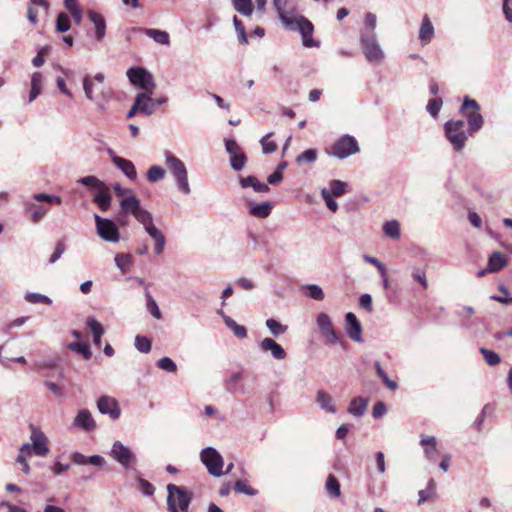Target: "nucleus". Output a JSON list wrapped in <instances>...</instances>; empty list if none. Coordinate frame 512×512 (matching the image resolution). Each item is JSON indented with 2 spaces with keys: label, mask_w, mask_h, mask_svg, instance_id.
<instances>
[{
  "label": "nucleus",
  "mask_w": 512,
  "mask_h": 512,
  "mask_svg": "<svg viewBox=\"0 0 512 512\" xmlns=\"http://www.w3.org/2000/svg\"><path fill=\"white\" fill-rule=\"evenodd\" d=\"M113 189L117 196L128 195L119 203L118 222L123 225L122 217L132 215L154 241V253L161 255L166 246V238L163 232L156 227L152 213L141 206L140 200L134 194H131L129 189L123 188L119 183H116Z\"/></svg>",
  "instance_id": "nucleus-1"
},
{
  "label": "nucleus",
  "mask_w": 512,
  "mask_h": 512,
  "mask_svg": "<svg viewBox=\"0 0 512 512\" xmlns=\"http://www.w3.org/2000/svg\"><path fill=\"white\" fill-rule=\"evenodd\" d=\"M289 0H273V6L282 24L289 30L298 31L302 35L305 47H318L319 42L312 37L313 24L304 16L299 15L295 7L287 8Z\"/></svg>",
  "instance_id": "nucleus-2"
},
{
  "label": "nucleus",
  "mask_w": 512,
  "mask_h": 512,
  "mask_svg": "<svg viewBox=\"0 0 512 512\" xmlns=\"http://www.w3.org/2000/svg\"><path fill=\"white\" fill-rule=\"evenodd\" d=\"M165 164L173 176L177 189L184 195L191 193V187L188 180V171L184 162L173 155L171 152H165Z\"/></svg>",
  "instance_id": "nucleus-3"
},
{
  "label": "nucleus",
  "mask_w": 512,
  "mask_h": 512,
  "mask_svg": "<svg viewBox=\"0 0 512 512\" xmlns=\"http://www.w3.org/2000/svg\"><path fill=\"white\" fill-rule=\"evenodd\" d=\"M167 508L169 512H189L193 493L184 486L167 485Z\"/></svg>",
  "instance_id": "nucleus-4"
},
{
  "label": "nucleus",
  "mask_w": 512,
  "mask_h": 512,
  "mask_svg": "<svg viewBox=\"0 0 512 512\" xmlns=\"http://www.w3.org/2000/svg\"><path fill=\"white\" fill-rule=\"evenodd\" d=\"M443 129L445 137L452 145L453 150L456 152L462 151L468 140L464 121L454 119L448 120L445 122Z\"/></svg>",
  "instance_id": "nucleus-5"
},
{
  "label": "nucleus",
  "mask_w": 512,
  "mask_h": 512,
  "mask_svg": "<svg viewBox=\"0 0 512 512\" xmlns=\"http://www.w3.org/2000/svg\"><path fill=\"white\" fill-rule=\"evenodd\" d=\"M30 428L31 443H23L19 449L21 452L26 453L28 456L35 455L38 457H45L49 453L48 438L40 429L36 428L35 426L30 425Z\"/></svg>",
  "instance_id": "nucleus-6"
},
{
  "label": "nucleus",
  "mask_w": 512,
  "mask_h": 512,
  "mask_svg": "<svg viewBox=\"0 0 512 512\" xmlns=\"http://www.w3.org/2000/svg\"><path fill=\"white\" fill-rule=\"evenodd\" d=\"M479 103L466 96L460 108V112L463 113L468 123V131L470 134L478 132L484 125L483 116L480 114Z\"/></svg>",
  "instance_id": "nucleus-7"
},
{
  "label": "nucleus",
  "mask_w": 512,
  "mask_h": 512,
  "mask_svg": "<svg viewBox=\"0 0 512 512\" xmlns=\"http://www.w3.org/2000/svg\"><path fill=\"white\" fill-rule=\"evenodd\" d=\"M362 52L369 63L378 64L383 61L385 54L375 33H362L360 37Z\"/></svg>",
  "instance_id": "nucleus-8"
},
{
  "label": "nucleus",
  "mask_w": 512,
  "mask_h": 512,
  "mask_svg": "<svg viewBox=\"0 0 512 512\" xmlns=\"http://www.w3.org/2000/svg\"><path fill=\"white\" fill-rule=\"evenodd\" d=\"M201 462L206 466L210 475L220 477L223 473V457L213 447H206L200 452Z\"/></svg>",
  "instance_id": "nucleus-9"
},
{
  "label": "nucleus",
  "mask_w": 512,
  "mask_h": 512,
  "mask_svg": "<svg viewBox=\"0 0 512 512\" xmlns=\"http://www.w3.org/2000/svg\"><path fill=\"white\" fill-rule=\"evenodd\" d=\"M317 326L324 338H326L327 344L339 343L343 349H346L347 343L342 340L341 336L338 335L333 327L330 316L324 312L318 314Z\"/></svg>",
  "instance_id": "nucleus-10"
},
{
  "label": "nucleus",
  "mask_w": 512,
  "mask_h": 512,
  "mask_svg": "<svg viewBox=\"0 0 512 512\" xmlns=\"http://www.w3.org/2000/svg\"><path fill=\"white\" fill-rule=\"evenodd\" d=\"M129 81L146 92L152 93L156 87L153 76L142 67H131L127 71Z\"/></svg>",
  "instance_id": "nucleus-11"
},
{
  "label": "nucleus",
  "mask_w": 512,
  "mask_h": 512,
  "mask_svg": "<svg viewBox=\"0 0 512 512\" xmlns=\"http://www.w3.org/2000/svg\"><path fill=\"white\" fill-rule=\"evenodd\" d=\"M110 456L125 469L133 468L137 462L136 455L121 441L112 444Z\"/></svg>",
  "instance_id": "nucleus-12"
},
{
  "label": "nucleus",
  "mask_w": 512,
  "mask_h": 512,
  "mask_svg": "<svg viewBox=\"0 0 512 512\" xmlns=\"http://www.w3.org/2000/svg\"><path fill=\"white\" fill-rule=\"evenodd\" d=\"M359 151L356 139L350 135L340 137L331 147L330 154L338 159H345Z\"/></svg>",
  "instance_id": "nucleus-13"
},
{
  "label": "nucleus",
  "mask_w": 512,
  "mask_h": 512,
  "mask_svg": "<svg viewBox=\"0 0 512 512\" xmlns=\"http://www.w3.org/2000/svg\"><path fill=\"white\" fill-rule=\"evenodd\" d=\"M98 235L107 242L116 243L120 239V232L111 219L94 216Z\"/></svg>",
  "instance_id": "nucleus-14"
},
{
  "label": "nucleus",
  "mask_w": 512,
  "mask_h": 512,
  "mask_svg": "<svg viewBox=\"0 0 512 512\" xmlns=\"http://www.w3.org/2000/svg\"><path fill=\"white\" fill-rule=\"evenodd\" d=\"M225 148L226 152L230 156L231 168L234 171H241L247 162V157L242 148L233 139H228L225 141Z\"/></svg>",
  "instance_id": "nucleus-15"
},
{
  "label": "nucleus",
  "mask_w": 512,
  "mask_h": 512,
  "mask_svg": "<svg viewBox=\"0 0 512 512\" xmlns=\"http://www.w3.org/2000/svg\"><path fill=\"white\" fill-rule=\"evenodd\" d=\"M112 163L129 179H137V171L132 161L118 156L112 149L107 150Z\"/></svg>",
  "instance_id": "nucleus-16"
},
{
  "label": "nucleus",
  "mask_w": 512,
  "mask_h": 512,
  "mask_svg": "<svg viewBox=\"0 0 512 512\" xmlns=\"http://www.w3.org/2000/svg\"><path fill=\"white\" fill-rule=\"evenodd\" d=\"M97 408L101 414L109 415L112 420H117L121 415L117 400L110 396H101L97 401Z\"/></svg>",
  "instance_id": "nucleus-17"
},
{
  "label": "nucleus",
  "mask_w": 512,
  "mask_h": 512,
  "mask_svg": "<svg viewBox=\"0 0 512 512\" xmlns=\"http://www.w3.org/2000/svg\"><path fill=\"white\" fill-rule=\"evenodd\" d=\"M259 350L263 353H270L273 359L281 361L287 356L285 349L274 339L266 337L258 344Z\"/></svg>",
  "instance_id": "nucleus-18"
},
{
  "label": "nucleus",
  "mask_w": 512,
  "mask_h": 512,
  "mask_svg": "<svg viewBox=\"0 0 512 512\" xmlns=\"http://www.w3.org/2000/svg\"><path fill=\"white\" fill-rule=\"evenodd\" d=\"M345 330L350 339L358 343L363 342L362 325L352 312L345 315Z\"/></svg>",
  "instance_id": "nucleus-19"
},
{
  "label": "nucleus",
  "mask_w": 512,
  "mask_h": 512,
  "mask_svg": "<svg viewBox=\"0 0 512 512\" xmlns=\"http://www.w3.org/2000/svg\"><path fill=\"white\" fill-rule=\"evenodd\" d=\"M435 34L434 26L427 14H425L422 18V22L420 25L419 33H418V39L422 46L428 45Z\"/></svg>",
  "instance_id": "nucleus-20"
},
{
  "label": "nucleus",
  "mask_w": 512,
  "mask_h": 512,
  "mask_svg": "<svg viewBox=\"0 0 512 512\" xmlns=\"http://www.w3.org/2000/svg\"><path fill=\"white\" fill-rule=\"evenodd\" d=\"M87 16L89 20L93 23L95 27V39L98 42H101L106 35V21L105 18L98 12L94 10H89L87 12Z\"/></svg>",
  "instance_id": "nucleus-21"
},
{
  "label": "nucleus",
  "mask_w": 512,
  "mask_h": 512,
  "mask_svg": "<svg viewBox=\"0 0 512 512\" xmlns=\"http://www.w3.org/2000/svg\"><path fill=\"white\" fill-rule=\"evenodd\" d=\"M73 425L85 431H91L96 427L92 414L87 409H81L74 418Z\"/></svg>",
  "instance_id": "nucleus-22"
},
{
  "label": "nucleus",
  "mask_w": 512,
  "mask_h": 512,
  "mask_svg": "<svg viewBox=\"0 0 512 512\" xmlns=\"http://www.w3.org/2000/svg\"><path fill=\"white\" fill-rule=\"evenodd\" d=\"M71 460L76 465H94L102 467L105 465V459L100 455L85 456L80 452H73L71 454Z\"/></svg>",
  "instance_id": "nucleus-23"
},
{
  "label": "nucleus",
  "mask_w": 512,
  "mask_h": 512,
  "mask_svg": "<svg viewBox=\"0 0 512 512\" xmlns=\"http://www.w3.org/2000/svg\"><path fill=\"white\" fill-rule=\"evenodd\" d=\"M420 445L423 447L426 459L429 461H435L438 453L436 438L434 436L422 434L420 436Z\"/></svg>",
  "instance_id": "nucleus-24"
},
{
  "label": "nucleus",
  "mask_w": 512,
  "mask_h": 512,
  "mask_svg": "<svg viewBox=\"0 0 512 512\" xmlns=\"http://www.w3.org/2000/svg\"><path fill=\"white\" fill-rule=\"evenodd\" d=\"M37 6L43 8L46 13H48L50 7L48 0H30L27 7V18L33 25L38 23Z\"/></svg>",
  "instance_id": "nucleus-25"
},
{
  "label": "nucleus",
  "mask_w": 512,
  "mask_h": 512,
  "mask_svg": "<svg viewBox=\"0 0 512 512\" xmlns=\"http://www.w3.org/2000/svg\"><path fill=\"white\" fill-rule=\"evenodd\" d=\"M142 33H144L147 37L152 39L155 43L169 46L170 45V36L169 33L155 28H143L140 29Z\"/></svg>",
  "instance_id": "nucleus-26"
},
{
  "label": "nucleus",
  "mask_w": 512,
  "mask_h": 512,
  "mask_svg": "<svg viewBox=\"0 0 512 512\" xmlns=\"http://www.w3.org/2000/svg\"><path fill=\"white\" fill-rule=\"evenodd\" d=\"M239 184L243 189L251 187L257 193H267L270 190L267 184L260 182L255 176L241 177Z\"/></svg>",
  "instance_id": "nucleus-27"
},
{
  "label": "nucleus",
  "mask_w": 512,
  "mask_h": 512,
  "mask_svg": "<svg viewBox=\"0 0 512 512\" xmlns=\"http://www.w3.org/2000/svg\"><path fill=\"white\" fill-rule=\"evenodd\" d=\"M507 265V258L501 252H493L487 263L488 272L496 273L502 270Z\"/></svg>",
  "instance_id": "nucleus-28"
},
{
  "label": "nucleus",
  "mask_w": 512,
  "mask_h": 512,
  "mask_svg": "<svg viewBox=\"0 0 512 512\" xmlns=\"http://www.w3.org/2000/svg\"><path fill=\"white\" fill-rule=\"evenodd\" d=\"M316 402L319 407L327 413L335 414L337 412L336 406L333 403V398L324 390L317 391Z\"/></svg>",
  "instance_id": "nucleus-29"
},
{
  "label": "nucleus",
  "mask_w": 512,
  "mask_h": 512,
  "mask_svg": "<svg viewBox=\"0 0 512 512\" xmlns=\"http://www.w3.org/2000/svg\"><path fill=\"white\" fill-rule=\"evenodd\" d=\"M25 209L30 213V220L35 224L39 223L48 213V208L32 201L25 204Z\"/></svg>",
  "instance_id": "nucleus-30"
},
{
  "label": "nucleus",
  "mask_w": 512,
  "mask_h": 512,
  "mask_svg": "<svg viewBox=\"0 0 512 512\" xmlns=\"http://www.w3.org/2000/svg\"><path fill=\"white\" fill-rule=\"evenodd\" d=\"M150 92H141L135 98H139V113L150 116L154 113V99L151 98Z\"/></svg>",
  "instance_id": "nucleus-31"
},
{
  "label": "nucleus",
  "mask_w": 512,
  "mask_h": 512,
  "mask_svg": "<svg viewBox=\"0 0 512 512\" xmlns=\"http://www.w3.org/2000/svg\"><path fill=\"white\" fill-rule=\"evenodd\" d=\"M249 206L250 214L261 219L267 218L271 214L273 208V204L270 201H265L262 203H249Z\"/></svg>",
  "instance_id": "nucleus-32"
},
{
  "label": "nucleus",
  "mask_w": 512,
  "mask_h": 512,
  "mask_svg": "<svg viewBox=\"0 0 512 512\" xmlns=\"http://www.w3.org/2000/svg\"><path fill=\"white\" fill-rule=\"evenodd\" d=\"M43 76L40 72H34L31 76V90L29 102H33L42 92Z\"/></svg>",
  "instance_id": "nucleus-33"
},
{
  "label": "nucleus",
  "mask_w": 512,
  "mask_h": 512,
  "mask_svg": "<svg viewBox=\"0 0 512 512\" xmlns=\"http://www.w3.org/2000/svg\"><path fill=\"white\" fill-rule=\"evenodd\" d=\"M368 405V399L363 397H355L351 400L348 412L356 417L362 416Z\"/></svg>",
  "instance_id": "nucleus-34"
},
{
  "label": "nucleus",
  "mask_w": 512,
  "mask_h": 512,
  "mask_svg": "<svg viewBox=\"0 0 512 512\" xmlns=\"http://www.w3.org/2000/svg\"><path fill=\"white\" fill-rule=\"evenodd\" d=\"M111 200L112 198L109 194V189L107 186L103 190L98 191V193L93 198V202L96 203L100 210L103 212L109 209Z\"/></svg>",
  "instance_id": "nucleus-35"
},
{
  "label": "nucleus",
  "mask_w": 512,
  "mask_h": 512,
  "mask_svg": "<svg viewBox=\"0 0 512 512\" xmlns=\"http://www.w3.org/2000/svg\"><path fill=\"white\" fill-rule=\"evenodd\" d=\"M383 233L386 237L399 240L401 236L400 224L397 220L386 221L383 224Z\"/></svg>",
  "instance_id": "nucleus-36"
},
{
  "label": "nucleus",
  "mask_w": 512,
  "mask_h": 512,
  "mask_svg": "<svg viewBox=\"0 0 512 512\" xmlns=\"http://www.w3.org/2000/svg\"><path fill=\"white\" fill-rule=\"evenodd\" d=\"M223 321L237 338L243 339L247 337V329L245 326L237 324L230 316H224Z\"/></svg>",
  "instance_id": "nucleus-37"
},
{
  "label": "nucleus",
  "mask_w": 512,
  "mask_h": 512,
  "mask_svg": "<svg viewBox=\"0 0 512 512\" xmlns=\"http://www.w3.org/2000/svg\"><path fill=\"white\" fill-rule=\"evenodd\" d=\"M234 9L243 16L249 17L253 14L254 7L252 0H231Z\"/></svg>",
  "instance_id": "nucleus-38"
},
{
  "label": "nucleus",
  "mask_w": 512,
  "mask_h": 512,
  "mask_svg": "<svg viewBox=\"0 0 512 512\" xmlns=\"http://www.w3.org/2000/svg\"><path fill=\"white\" fill-rule=\"evenodd\" d=\"M374 367H375V370H376V373L377 375L379 376V378L382 380V382L384 383V385L392 390V391H395L397 388H398V384L396 381L394 380H391L387 373L383 370V368L381 367V364L379 361H375L374 363Z\"/></svg>",
  "instance_id": "nucleus-39"
},
{
  "label": "nucleus",
  "mask_w": 512,
  "mask_h": 512,
  "mask_svg": "<svg viewBox=\"0 0 512 512\" xmlns=\"http://www.w3.org/2000/svg\"><path fill=\"white\" fill-rule=\"evenodd\" d=\"M69 349L75 353L81 354L85 360L92 356L90 345L84 342H71L68 345Z\"/></svg>",
  "instance_id": "nucleus-40"
},
{
  "label": "nucleus",
  "mask_w": 512,
  "mask_h": 512,
  "mask_svg": "<svg viewBox=\"0 0 512 512\" xmlns=\"http://www.w3.org/2000/svg\"><path fill=\"white\" fill-rule=\"evenodd\" d=\"M114 261L116 267L122 273H125L129 270V267L132 264V256L128 253H118L115 256Z\"/></svg>",
  "instance_id": "nucleus-41"
},
{
  "label": "nucleus",
  "mask_w": 512,
  "mask_h": 512,
  "mask_svg": "<svg viewBox=\"0 0 512 512\" xmlns=\"http://www.w3.org/2000/svg\"><path fill=\"white\" fill-rule=\"evenodd\" d=\"M78 183L91 188V189H97L98 191L103 190L106 185L101 180H99L96 176H85L81 177L77 180Z\"/></svg>",
  "instance_id": "nucleus-42"
},
{
  "label": "nucleus",
  "mask_w": 512,
  "mask_h": 512,
  "mask_svg": "<svg viewBox=\"0 0 512 512\" xmlns=\"http://www.w3.org/2000/svg\"><path fill=\"white\" fill-rule=\"evenodd\" d=\"M266 327L274 337H278L287 331V326L282 325L274 318H269L265 322Z\"/></svg>",
  "instance_id": "nucleus-43"
},
{
  "label": "nucleus",
  "mask_w": 512,
  "mask_h": 512,
  "mask_svg": "<svg viewBox=\"0 0 512 512\" xmlns=\"http://www.w3.org/2000/svg\"><path fill=\"white\" fill-rule=\"evenodd\" d=\"M328 190L332 197H340L347 192V183L341 180H331Z\"/></svg>",
  "instance_id": "nucleus-44"
},
{
  "label": "nucleus",
  "mask_w": 512,
  "mask_h": 512,
  "mask_svg": "<svg viewBox=\"0 0 512 512\" xmlns=\"http://www.w3.org/2000/svg\"><path fill=\"white\" fill-rule=\"evenodd\" d=\"M24 299L31 304H52V300L48 296L36 292L26 293Z\"/></svg>",
  "instance_id": "nucleus-45"
},
{
  "label": "nucleus",
  "mask_w": 512,
  "mask_h": 512,
  "mask_svg": "<svg viewBox=\"0 0 512 512\" xmlns=\"http://www.w3.org/2000/svg\"><path fill=\"white\" fill-rule=\"evenodd\" d=\"M318 156V151L315 148H310L302 152L296 157V162L298 164H311L316 161Z\"/></svg>",
  "instance_id": "nucleus-46"
},
{
  "label": "nucleus",
  "mask_w": 512,
  "mask_h": 512,
  "mask_svg": "<svg viewBox=\"0 0 512 512\" xmlns=\"http://www.w3.org/2000/svg\"><path fill=\"white\" fill-rule=\"evenodd\" d=\"M435 490H436L435 482H434L433 479H430L429 482H428L427 488L423 489V490H420L418 492V495H419L418 505H421L424 502H426L429 499H431L434 496V494H435Z\"/></svg>",
  "instance_id": "nucleus-47"
},
{
  "label": "nucleus",
  "mask_w": 512,
  "mask_h": 512,
  "mask_svg": "<svg viewBox=\"0 0 512 512\" xmlns=\"http://www.w3.org/2000/svg\"><path fill=\"white\" fill-rule=\"evenodd\" d=\"M145 297H146V302H147L146 303L147 310L150 312V314L154 318L160 319L162 317L161 311L158 307V304L153 299L149 289H146Z\"/></svg>",
  "instance_id": "nucleus-48"
},
{
  "label": "nucleus",
  "mask_w": 512,
  "mask_h": 512,
  "mask_svg": "<svg viewBox=\"0 0 512 512\" xmlns=\"http://www.w3.org/2000/svg\"><path fill=\"white\" fill-rule=\"evenodd\" d=\"M234 491L239 494H246L248 496H256L258 491L252 488L247 481L238 480L234 484Z\"/></svg>",
  "instance_id": "nucleus-49"
},
{
  "label": "nucleus",
  "mask_w": 512,
  "mask_h": 512,
  "mask_svg": "<svg viewBox=\"0 0 512 512\" xmlns=\"http://www.w3.org/2000/svg\"><path fill=\"white\" fill-rule=\"evenodd\" d=\"M165 170L161 166L153 165L147 171V180L155 183L164 178Z\"/></svg>",
  "instance_id": "nucleus-50"
},
{
  "label": "nucleus",
  "mask_w": 512,
  "mask_h": 512,
  "mask_svg": "<svg viewBox=\"0 0 512 512\" xmlns=\"http://www.w3.org/2000/svg\"><path fill=\"white\" fill-rule=\"evenodd\" d=\"M70 27L71 23L69 16L64 12H60L56 19V30L60 33H65L70 29Z\"/></svg>",
  "instance_id": "nucleus-51"
},
{
  "label": "nucleus",
  "mask_w": 512,
  "mask_h": 512,
  "mask_svg": "<svg viewBox=\"0 0 512 512\" xmlns=\"http://www.w3.org/2000/svg\"><path fill=\"white\" fill-rule=\"evenodd\" d=\"M480 353L483 355L486 363L490 366H496L501 362L500 356L493 350L487 348H480Z\"/></svg>",
  "instance_id": "nucleus-52"
},
{
  "label": "nucleus",
  "mask_w": 512,
  "mask_h": 512,
  "mask_svg": "<svg viewBox=\"0 0 512 512\" xmlns=\"http://www.w3.org/2000/svg\"><path fill=\"white\" fill-rule=\"evenodd\" d=\"M304 288L306 290V295L314 300L321 301L325 297L322 288L316 284H309Z\"/></svg>",
  "instance_id": "nucleus-53"
},
{
  "label": "nucleus",
  "mask_w": 512,
  "mask_h": 512,
  "mask_svg": "<svg viewBox=\"0 0 512 512\" xmlns=\"http://www.w3.org/2000/svg\"><path fill=\"white\" fill-rule=\"evenodd\" d=\"M135 347L141 353H148L151 350L152 344L147 337L137 335L135 337Z\"/></svg>",
  "instance_id": "nucleus-54"
},
{
  "label": "nucleus",
  "mask_w": 512,
  "mask_h": 512,
  "mask_svg": "<svg viewBox=\"0 0 512 512\" xmlns=\"http://www.w3.org/2000/svg\"><path fill=\"white\" fill-rule=\"evenodd\" d=\"M33 200L36 202H47V203H55L57 205H60L62 203V200L57 195H49L46 193H36L33 195Z\"/></svg>",
  "instance_id": "nucleus-55"
},
{
  "label": "nucleus",
  "mask_w": 512,
  "mask_h": 512,
  "mask_svg": "<svg viewBox=\"0 0 512 512\" xmlns=\"http://www.w3.org/2000/svg\"><path fill=\"white\" fill-rule=\"evenodd\" d=\"M321 194V197L323 198L327 208L331 211V212H336L338 210V204L337 202L333 199V197L331 196V193L330 191L327 189V188H323L320 192Z\"/></svg>",
  "instance_id": "nucleus-56"
},
{
  "label": "nucleus",
  "mask_w": 512,
  "mask_h": 512,
  "mask_svg": "<svg viewBox=\"0 0 512 512\" xmlns=\"http://www.w3.org/2000/svg\"><path fill=\"white\" fill-rule=\"evenodd\" d=\"M157 366L166 372L175 373L177 371V365L170 357H163L159 359Z\"/></svg>",
  "instance_id": "nucleus-57"
},
{
  "label": "nucleus",
  "mask_w": 512,
  "mask_h": 512,
  "mask_svg": "<svg viewBox=\"0 0 512 512\" xmlns=\"http://www.w3.org/2000/svg\"><path fill=\"white\" fill-rule=\"evenodd\" d=\"M326 489L334 497H338L340 495V484L333 475L328 476L326 481Z\"/></svg>",
  "instance_id": "nucleus-58"
},
{
  "label": "nucleus",
  "mask_w": 512,
  "mask_h": 512,
  "mask_svg": "<svg viewBox=\"0 0 512 512\" xmlns=\"http://www.w3.org/2000/svg\"><path fill=\"white\" fill-rule=\"evenodd\" d=\"M233 24H234L235 30H236V32L238 34L239 42L241 44H247L248 43V39H247L245 27H244L243 23L241 22V20H239L237 18V16L233 17Z\"/></svg>",
  "instance_id": "nucleus-59"
},
{
  "label": "nucleus",
  "mask_w": 512,
  "mask_h": 512,
  "mask_svg": "<svg viewBox=\"0 0 512 512\" xmlns=\"http://www.w3.org/2000/svg\"><path fill=\"white\" fill-rule=\"evenodd\" d=\"M442 104L443 102L441 98H432L428 101L426 109L432 117H436L440 112Z\"/></svg>",
  "instance_id": "nucleus-60"
},
{
  "label": "nucleus",
  "mask_w": 512,
  "mask_h": 512,
  "mask_svg": "<svg viewBox=\"0 0 512 512\" xmlns=\"http://www.w3.org/2000/svg\"><path fill=\"white\" fill-rule=\"evenodd\" d=\"M87 327L89 328L93 336L103 335L104 333V328L102 324L95 318L90 317L87 319Z\"/></svg>",
  "instance_id": "nucleus-61"
},
{
  "label": "nucleus",
  "mask_w": 512,
  "mask_h": 512,
  "mask_svg": "<svg viewBox=\"0 0 512 512\" xmlns=\"http://www.w3.org/2000/svg\"><path fill=\"white\" fill-rule=\"evenodd\" d=\"M242 380L241 372H233L226 379V386L229 391H235L237 384Z\"/></svg>",
  "instance_id": "nucleus-62"
},
{
  "label": "nucleus",
  "mask_w": 512,
  "mask_h": 512,
  "mask_svg": "<svg viewBox=\"0 0 512 512\" xmlns=\"http://www.w3.org/2000/svg\"><path fill=\"white\" fill-rule=\"evenodd\" d=\"M270 136L271 134H268L261 139L263 153L265 154L273 153L277 150V144L274 141L269 140Z\"/></svg>",
  "instance_id": "nucleus-63"
},
{
  "label": "nucleus",
  "mask_w": 512,
  "mask_h": 512,
  "mask_svg": "<svg viewBox=\"0 0 512 512\" xmlns=\"http://www.w3.org/2000/svg\"><path fill=\"white\" fill-rule=\"evenodd\" d=\"M140 490L145 496H152L154 494L155 488L154 486L147 480L140 478L138 480Z\"/></svg>",
  "instance_id": "nucleus-64"
}]
</instances>
